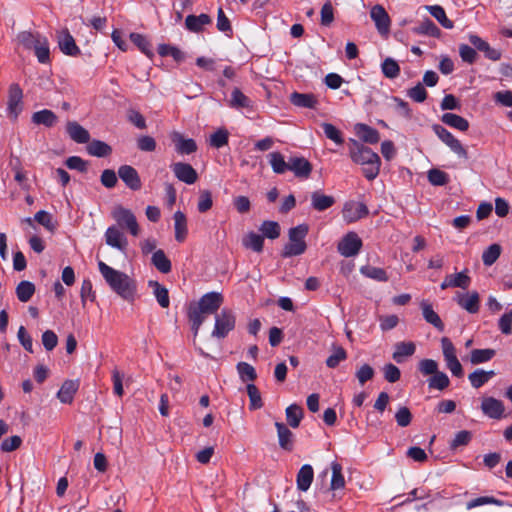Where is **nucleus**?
Wrapping results in <instances>:
<instances>
[{"mask_svg": "<svg viewBox=\"0 0 512 512\" xmlns=\"http://www.w3.org/2000/svg\"><path fill=\"white\" fill-rule=\"evenodd\" d=\"M98 268L109 287L126 301L132 302L137 292L136 281L126 273L116 270L103 261L98 263Z\"/></svg>", "mask_w": 512, "mask_h": 512, "instance_id": "nucleus-1", "label": "nucleus"}, {"mask_svg": "<svg viewBox=\"0 0 512 512\" xmlns=\"http://www.w3.org/2000/svg\"><path fill=\"white\" fill-rule=\"evenodd\" d=\"M223 295L219 292L204 294L196 304H191L188 309V318L192 330L196 335L207 315L215 314L223 304Z\"/></svg>", "mask_w": 512, "mask_h": 512, "instance_id": "nucleus-2", "label": "nucleus"}, {"mask_svg": "<svg viewBox=\"0 0 512 512\" xmlns=\"http://www.w3.org/2000/svg\"><path fill=\"white\" fill-rule=\"evenodd\" d=\"M308 231L309 227L306 224L291 228L289 230V243L284 246L282 256L287 258L303 254L307 248L305 237Z\"/></svg>", "mask_w": 512, "mask_h": 512, "instance_id": "nucleus-3", "label": "nucleus"}, {"mask_svg": "<svg viewBox=\"0 0 512 512\" xmlns=\"http://www.w3.org/2000/svg\"><path fill=\"white\" fill-rule=\"evenodd\" d=\"M112 218L116 221L119 229H127L133 236H138L140 227L133 212L121 205L116 206L111 212Z\"/></svg>", "mask_w": 512, "mask_h": 512, "instance_id": "nucleus-4", "label": "nucleus"}, {"mask_svg": "<svg viewBox=\"0 0 512 512\" xmlns=\"http://www.w3.org/2000/svg\"><path fill=\"white\" fill-rule=\"evenodd\" d=\"M235 327V316L227 309H223L215 317V327L212 336L216 338H224Z\"/></svg>", "mask_w": 512, "mask_h": 512, "instance_id": "nucleus-5", "label": "nucleus"}, {"mask_svg": "<svg viewBox=\"0 0 512 512\" xmlns=\"http://www.w3.org/2000/svg\"><path fill=\"white\" fill-rule=\"evenodd\" d=\"M362 247V240L355 232L347 233L338 243L337 250L338 252L346 257H354L356 256Z\"/></svg>", "mask_w": 512, "mask_h": 512, "instance_id": "nucleus-6", "label": "nucleus"}, {"mask_svg": "<svg viewBox=\"0 0 512 512\" xmlns=\"http://www.w3.org/2000/svg\"><path fill=\"white\" fill-rule=\"evenodd\" d=\"M432 130L438 136V138L445 143L455 154L459 157L466 158L467 151L462 146L460 141L456 139L446 128L439 124H434Z\"/></svg>", "mask_w": 512, "mask_h": 512, "instance_id": "nucleus-7", "label": "nucleus"}, {"mask_svg": "<svg viewBox=\"0 0 512 512\" xmlns=\"http://www.w3.org/2000/svg\"><path fill=\"white\" fill-rule=\"evenodd\" d=\"M171 169L175 177L187 185L194 184L198 179L197 171L188 163H173Z\"/></svg>", "mask_w": 512, "mask_h": 512, "instance_id": "nucleus-8", "label": "nucleus"}, {"mask_svg": "<svg viewBox=\"0 0 512 512\" xmlns=\"http://www.w3.org/2000/svg\"><path fill=\"white\" fill-rule=\"evenodd\" d=\"M342 215L347 223L356 222L368 215V208L364 203L350 201L345 203Z\"/></svg>", "mask_w": 512, "mask_h": 512, "instance_id": "nucleus-9", "label": "nucleus"}, {"mask_svg": "<svg viewBox=\"0 0 512 512\" xmlns=\"http://www.w3.org/2000/svg\"><path fill=\"white\" fill-rule=\"evenodd\" d=\"M456 303L469 313H477L480 307V298L477 291L458 292L455 296Z\"/></svg>", "mask_w": 512, "mask_h": 512, "instance_id": "nucleus-10", "label": "nucleus"}, {"mask_svg": "<svg viewBox=\"0 0 512 512\" xmlns=\"http://www.w3.org/2000/svg\"><path fill=\"white\" fill-rule=\"evenodd\" d=\"M106 244L121 252H124L128 246V240L119 227L113 225L107 228L105 232Z\"/></svg>", "mask_w": 512, "mask_h": 512, "instance_id": "nucleus-11", "label": "nucleus"}, {"mask_svg": "<svg viewBox=\"0 0 512 512\" xmlns=\"http://www.w3.org/2000/svg\"><path fill=\"white\" fill-rule=\"evenodd\" d=\"M471 284V278L468 275L467 270H463L459 273L448 274L442 281L440 288L445 290L447 288H461L467 289Z\"/></svg>", "mask_w": 512, "mask_h": 512, "instance_id": "nucleus-12", "label": "nucleus"}, {"mask_svg": "<svg viewBox=\"0 0 512 512\" xmlns=\"http://www.w3.org/2000/svg\"><path fill=\"white\" fill-rule=\"evenodd\" d=\"M118 175L129 189L133 191L141 189V179L134 167L130 165H122L118 169Z\"/></svg>", "mask_w": 512, "mask_h": 512, "instance_id": "nucleus-13", "label": "nucleus"}, {"mask_svg": "<svg viewBox=\"0 0 512 512\" xmlns=\"http://www.w3.org/2000/svg\"><path fill=\"white\" fill-rule=\"evenodd\" d=\"M370 17L380 34H387L389 32L391 20L383 6H373L370 11Z\"/></svg>", "mask_w": 512, "mask_h": 512, "instance_id": "nucleus-14", "label": "nucleus"}, {"mask_svg": "<svg viewBox=\"0 0 512 512\" xmlns=\"http://www.w3.org/2000/svg\"><path fill=\"white\" fill-rule=\"evenodd\" d=\"M352 160L360 165L373 164L374 161H379L378 154L373 152L369 147L357 144L354 149L350 151Z\"/></svg>", "mask_w": 512, "mask_h": 512, "instance_id": "nucleus-15", "label": "nucleus"}, {"mask_svg": "<svg viewBox=\"0 0 512 512\" xmlns=\"http://www.w3.org/2000/svg\"><path fill=\"white\" fill-rule=\"evenodd\" d=\"M481 409L486 416L492 419H501L505 411L503 402L494 397L484 398L481 403Z\"/></svg>", "mask_w": 512, "mask_h": 512, "instance_id": "nucleus-16", "label": "nucleus"}, {"mask_svg": "<svg viewBox=\"0 0 512 512\" xmlns=\"http://www.w3.org/2000/svg\"><path fill=\"white\" fill-rule=\"evenodd\" d=\"M23 93L19 85L13 84L9 89L8 111L12 118L16 119L22 111Z\"/></svg>", "mask_w": 512, "mask_h": 512, "instance_id": "nucleus-17", "label": "nucleus"}, {"mask_svg": "<svg viewBox=\"0 0 512 512\" xmlns=\"http://www.w3.org/2000/svg\"><path fill=\"white\" fill-rule=\"evenodd\" d=\"M298 178H308L312 172L310 162L301 156H293L289 158V169Z\"/></svg>", "mask_w": 512, "mask_h": 512, "instance_id": "nucleus-18", "label": "nucleus"}, {"mask_svg": "<svg viewBox=\"0 0 512 512\" xmlns=\"http://www.w3.org/2000/svg\"><path fill=\"white\" fill-rule=\"evenodd\" d=\"M275 427L278 435V442L281 449L291 452L294 448V434L282 422H276Z\"/></svg>", "mask_w": 512, "mask_h": 512, "instance_id": "nucleus-19", "label": "nucleus"}, {"mask_svg": "<svg viewBox=\"0 0 512 512\" xmlns=\"http://www.w3.org/2000/svg\"><path fill=\"white\" fill-rule=\"evenodd\" d=\"M172 142L179 154L189 155L197 150V144L193 139H186L179 132H173L171 135Z\"/></svg>", "mask_w": 512, "mask_h": 512, "instance_id": "nucleus-20", "label": "nucleus"}, {"mask_svg": "<svg viewBox=\"0 0 512 512\" xmlns=\"http://www.w3.org/2000/svg\"><path fill=\"white\" fill-rule=\"evenodd\" d=\"M80 386L79 380H66L57 392V398L63 404H71Z\"/></svg>", "mask_w": 512, "mask_h": 512, "instance_id": "nucleus-21", "label": "nucleus"}, {"mask_svg": "<svg viewBox=\"0 0 512 512\" xmlns=\"http://www.w3.org/2000/svg\"><path fill=\"white\" fill-rule=\"evenodd\" d=\"M66 132L69 137L76 143H88L90 141V134L83 126L76 121H68L66 124Z\"/></svg>", "mask_w": 512, "mask_h": 512, "instance_id": "nucleus-22", "label": "nucleus"}, {"mask_svg": "<svg viewBox=\"0 0 512 512\" xmlns=\"http://www.w3.org/2000/svg\"><path fill=\"white\" fill-rule=\"evenodd\" d=\"M58 44L60 50L69 56H76L80 53L74 38L68 31H62L58 36Z\"/></svg>", "mask_w": 512, "mask_h": 512, "instance_id": "nucleus-23", "label": "nucleus"}, {"mask_svg": "<svg viewBox=\"0 0 512 512\" xmlns=\"http://www.w3.org/2000/svg\"><path fill=\"white\" fill-rule=\"evenodd\" d=\"M313 478H314V471H313L312 466L309 464L303 465L297 473V477H296L297 488L303 492L307 491L312 484Z\"/></svg>", "mask_w": 512, "mask_h": 512, "instance_id": "nucleus-24", "label": "nucleus"}, {"mask_svg": "<svg viewBox=\"0 0 512 512\" xmlns=\"http://www.w3.org/2000/svg\"><path fill=\"white\" fill-rule=\"evenodd\" d=\"M148 286L152 289L153 295L155 296L158 304L162 308H168L170 305V299L167 288L154 280H150L148 282Z\"/></svg>", "mask_w": 512, "mask_h": 512, "instance_id": "nucleus-25", "label": "nucleus"}, {"mask_svg": "<svg viewBox=\"0 0 512 512\" xmlns=\"http://www.w3.org/2000/svg\"><path fill=\"white\" fill-rule=\"evenodd\" d=\"M355 131L357 136L366 143L375 144L380 140L379 132L366 124H357Z\"/></svg>", "mask_w": 512, "mask_h": 512, "instance_id": "nucleus-26", "label": "nucleus"}, {"mask_svg": "<svg viewBox=\"0 0 512 512\" xmlns=\"http://www.w3.org/2000/svg\"><path fill=\"white\" fill-rule=\"evenodd\" d=\"M229 106L234 109H252L253 101L244 95L239 88H234L229 100Z\"/></svg>", "mask_w": 512, "mask_h": 512, "instance_id": "nucleus-27", "label": "nucleus"}, {"mask_svg": "<svg viewBox=\"0 0 512 512\" xmlns=\"http://www.w3.org/2000/svg\"><path fill=\"white\" fill-rule=\"evenodd\" d=\"M174 229H175V239L178 242H183L188 234L187 229V219L183 212L176 211L174 213Z\"/></svg>", "mask_w": 512, "mask_h": 512, "instance_id": "nucleus-28", "label": "nucleus"}, {"mask_svg": "<svg viewBox=\"0 0 512 512\" xmlns=\"http://www.w3.org/2000/svg\"><path fill=\"white\" fill-rule=\"evenodd\" d=\"M44 36L38 32L22 31L17 35V42L27 50H34L38 40Z\"/></svg>", "mask_w": 512, "mask_h": 512, "instance_id": "nucleus-29", "label": "nucleus"}, {"mask_svg": "<svg viewBox=\"0 0 512 512\" xmlns=\"http://www.w3.org/2000/svg\"><path fill=\"white\" fill-rule=\"evenodd\" d=\"M334 203V197L325 195L320 191H315L311 194V205L317 211H324L330 208Z\"/></svg>", "mask_w": 512, "mask_h": 512, "instance_id": "nucleus-30", "label": "nucleus"}, {"mask_svg": "<svg viewBox=\"0 0 512 512\" xmlns=\"http://www.w3.org/2000/svg\"><path fill=\"white\" fill-rule=\"evenodd\" d=\"M421 309L424 319L438 330L443 331L444 324L439 315L433 310L432 305L426 301H423L421 303Z\"/></svg>", "mask_w": 512, "mask_h": 512, "instance_id": "nucleus-31", "label": "nucleus"}, {"mask_svg": "<svg viewBox=\"0 0 512 512\" xmlns=\"http://www.w3.org/2000/svg\"><path fill=\"white\" fill-rule=\"evenodd\" d=\"M441 121L457 130L467 131L469 128V122L460 115L454 113H445L441 116Z\"/></svg>", "mask_w": 512, "mask_h": 512, "instance_id": "nucleus-32", "label": "nucleus"}, {"mask_svg": "<svg viewBox=\"0 0 512 512\" xmlns=\"http://www.w3.org/2000/svg\"><path fill=\"white\" fill-rule=\"evenodd\" d=\"M290 102L297 107L314 108L318 101L313 94L294 92L290 95Z\"/></svg>", "mask_w": 512, "mask_h": 512, "instance_id": "nucleus-33", "label": "nucleus"}, {"mask_svg": "<svg viewBox=\"0 0 512 512\" xmlns=\"http://www.w3.org/2000/svg\"><path fill=\"white\" fill-rule=\"evenodd\" d=\"M494 376L495 372L493 370L485 371L483 369H477L469 374L468 379L472 387L478 389L486 384Z\"/></svg>", "mask_w": 512, "mask_h": 512, "instance_id": "nucleus-34", "label": "nucleus"}, {"mask_svg": "<svg viewBox=\"0 0 512 512\" xmlns=\"http://www.w3.org/2000/svg\"><path fill=\"white\" fill-rule=\"evenodd\" d=\"M32 121L38 125H44L46 127H52L57 122L56 114L48 109L37 111L32 115Z\"/></svg>", "mask_w": 512, "mask_h": 512, "instance_id": "nucleus-35", "label": "nucleus"}, {"mask_svg": "<svg viewBox=\"0 0 512 512\" xmlns=\"http://www.w3.org/2000/svg\"><path fill=\"white\" fill-rule=\"evenodd\" d=\"M211 22V18L207 14H200L198 16L188 15L185 19L186 28L192 32H199L204 25Z\"/></svg>", "mask_w": 512, "mask_h": 512, "instance_id": "nucleus-36", "label": "nucleus"}, {"mask_svg": "<svg viewBox=\"0 0 512 512\" xmlns=\"http://www.w3.org/2000/svg\"><path fill=\"white\" fill-rule=\"evenodd\" d=\"M152 264L155 266V268L164 274H167L171 271V261L167 258L164 251L159 249L156 250L151 258Z\"/></svg>", "mask_w": 512, "mask_h": 512, "instance_id": "nucleus-37", "label": "nucleus"}, {"mask_svg": "<svg viewBox=\"0 0 512 512\" xmlns=\"http://www.w3.org/2000/svg\"><path fill=\"white\" fill-rule=\"evenodd\" d=\"M286 420L290 427L297 428L303 418V408L297 404L289 405L286 410Z\"/></svg>", "mask_w": 512, "mask_h": 512, "instance_id": "nucleus-38", "label": "nucleus"}, {"mask_svg": "<svg viewBox=\"0 0 512 512\" xmlns=\"http://www.w3.org/2000/svg\"><path fill=\"white\" fill-rule=\"evenodd\" d=\"M269 163L274 173L284 174L289 169V160L285 161L280 152H272L268 155Z\"/></svg>", "mask_w": 512, "mask_h": 512, "instance_id": "nucleus-39", "label": "nucleus"}, {"mask_svg": "<svg viewBox=\"0 0 512 512\" xmlns=\"http://www.w3.org/2000/svg\"><path fill=\"white\" fill-rule=\"evenodd\" d=\"M425 9L446 29L454 27L453 22L448 19L446 12L440 5H428Z\"/></svg>", "mask_w": 512, "mask_h": 512, "instance_id": "nucleus-40", "label": "nucleus"}, {"mask_svg": "<svg viewBox=\"0 0 512 512\" xmlns=\"http://www.w3.org/2000/svg\"><path fill=\"white\" fill-rule=\"evenodd\" d=\"M412 31L417 35H428L436 38L441 35L440 29L429 18H426L419 26L414 27Z\"/></svg>", "mask_w": 512, "mask_h": 512, "instance_id": "nucleus-41", "label": "nucleus"}, {"mask_svg": "<svg viewBox=\"0 0 512 512\" xmlns=\"http://www.w3.org/2000/svg\"><path fill=\"white\" fill-rule=\"evenodd\" d=\"M236 369L239 375V378L242 382L245 383H253L257 379V372L255 368L247 362H239L236 365Z\"/></svg>", "mask_w": 512, "mask_h": 512, "instance_id": "nucleus-42", "label": "nucleus"}, {"mask_svg": "<svg viewBox=\"0 0 512 512\" xmlns=\"http://www.w3.org/2000/svg\"><path fill=\"white\" fill-rule=\"evenodd\" d=\"M34 293L35 285L30 281H21L16 287V295L21 302H28Z\"/></svg>", "mask_w": 512, "mask_h": 512, "instance_id": "nucleus-43", "label": "nucleus"}, {"mask_svg": "<svg viewBox=\"0 0 512 512\" xmlns=\"http://www.w3.org/2000/svg\"><path fill=\"white\" fill-rule=\"evenodd\" d=\"M381 71L388 79H395L400 74V66L396 60L387 57L381 64Z\"/></svg>", "mask_w": 512, "mask_h": 512, "instance_id": "nucleus-44", "label": "nucleus"}, {"mask_svg": "<svg viewBox=\"0 0 512 512\" xmlns=\"http://www.w3.org/2000/svg\"><path fill=\"white\" fill-rule=\"evenodd\" d=\"M263 244H264L263 236L255 233V232H249L243 238V245L246 248L251 249L258 253L263 250Z\"/></svg>", "mask_w": 512, "mask_h": 512, "instance_id": "nucleus-45", "label": "nucleus"}, {"mask_svg": "<svg viewBox=\"0 0 512 512\" xmlns=\"http://www.w3.org/2000/svg\"><path fill=\"white\" fill-rule=\"evenodd\" d=\"M90 155L96 157H105L111 153V147L103 141L94 140L87 146Z\"/></svg>", "mask_w": 512, "mask_h": 512, "instance_id": "nucleus-46", "label": "nucleus"}, {"mask_svg": "<svg viewBox=\"0 0 512 512\" xmlns=\"http://www.w3.org/2000/svg\"><path fill=\"white\" fill-rule=\"evenodd\" d=\"M246 391L250 401L249 409H260L263 406V401L259 389L253 383H248L246 386Z\"/></svg>", "mask_w": 512, "mask_h": 512, "instance_id": "nucleus-47", "label": "nucleus"}, {"mask_svg": "<svg viewBox=\"0 0 512 512\" xmlns=\"http://www.w3.org/2000/svg\"><path fill=\"white\" fill-rule=\"evenodd\" d=\"M332 478H331V489L338 490L342 489L345 486V479L342 474V466L337 462H332Z\"/></svg>", "mask_w": 512, "mask_h": 512, "instance_id": "nucleus-48", "label": "nucleus"}, {"mask_svg": "<svg viewBox=\"0 0 512 512\" xmlns=\"http://www.w3.org/2000/svg\"><path fill=\"white\" fill-rule=\"evenodd\" d=\"M33 51L40 63L45 64V63L49 62V60H50L49 43L45 36L42 39L38 40V44H37V46H35V49Z\"/></svg>", "mask_w": 512, "mask_h": 512, "instance_id": "nucleus-49", "label": "nucleus"}, {"mask_svg": "<svg viewBox=\"0 0 512 512\" xmlns=\"http://www.w3.org/2000/svg\"><path fill=\"white\" fill-rule=\"evenodd\" d=\"M487 504H493L496 506H504L505 502L502 500H499L497 498H494L492 496H481L478 498H474L466 503L467 510L474 509L479 506L487 505Z\"/></svg>", "mask_w": 512, "mask_h": 512, "instance_id": "nucleus-50", "label": "nucleus"}, {"mask_svg": "<svg viewBox=\"0 0 512 512\" xmlns=\"http://www.w3.org/2000/svg\"><path fill=\"white\" fill-rule=\"evenodd\" d=\"M501 254V246L499 244H491L482 254V261L485 266L493 265Z\"/></svg>", "mask_w": 512, "mask_h": 512, "instance_id": "nucleus-51", "label": "nucleus"}, {"mask_svg": "<svg viewBox=\"0 0 512 512\" xmlns=\"http://www.w3.org/2000/svg\"><path fill=\"white\" fill-rule=\"evenodd\" d=\"M449 384L450 380L448 376L443 372H439L438 370L428 380V386L431 389L444 390L449 386Z\"/></svg>", "mask_w": 512, "mask_h": 512, "instance_id": "nucleus-52", "label": "nucleus"}, {"mask_svg": "<svg viewBox=\"0 0 512 512\" xmlns=\"http://www.w3.org/2000/svg\"><path fill=\"white\" fill-rule=\"evenodd\" d=\"M130 39L140 49L142 53H144L148 57L153 56L150 42L146 39L145 36L139 33H131Z\"/></svg>", "mask_w": 512, "mask_h": 512, "instance_id": "nucleus-53", "label": "nucleus"}, {"mask_svg": "<svg viewBox=\"0 0 512 512\" xmlns=\"http://www.w3.org/2000/svg\"><path fill=\"white\" fill-rule=\"evenodd\" d=\"M229 133L226 129H218L209 139V143L214 148H221L228 144Z\"/></svg>", "mask_w": 512, "mask_h": 512, "instance_id": "nucleus-54", "label": "nucleus"}, {"mask_svg": "<svg viewBox=\"0 0 512 512\" xmlns=\"http://www.w3.org/2000/svg\"><path fill=\"white\" fill-rule=\"evenodd\" d=\"M263 236L269 239H276L280 235V226L275 221H264L260 226Z\"/></svg>", "mask_w": 512, "mask_h": 512, "instance_id": "nucleus-55", "label": "nucleus"}, {"mask_svg": "<svg viewBox=\"0 0 512 512\" xmlns=\"http://www.w3.org/2000/svg\"><path fill=\"white\" fill-rule=\"evenodd\" d=\"M361 273L368 278L385 282L388 280V276L384 269L372 266H365L361 268Z\"/></svg>", "mask_w": 512, "mask_h": 512, "instance_id": "nucleus-56", "label": "nucleus"}, {"mask_svg": "<svg viewBox=\"0 0 512 512\" xmlns=\"http://www.w3.org/2000/svg\"><path fill=\"white\" fill-rule=\"evenodd\" d=\"M34 220L44 226L49 232H54L56 229V224L53 222L52 215L47 211H38L34 216Z\"/></svg>", "mask_w": 512, "mask_h": 512, "instance_id": "nucleus-57", "label": "nucleus"}, {"mask_svg": "<svg viewBox=\"0 0 512 512\" xmlns=\"http://www.w3.org/2000/svg\"><path fill=\"white\" fill-rule=\"evenodd\" d=\"M444 355H445V361H446L447 368L451 371V373L458 378L463 377V368H462L461 363L457 359L456 354H444Z\"/></svg>", "mask_w": 512, "mask_h": 512, "instance_id": "nucleus-58", "label": "nucleus"}, {"mask_svg": "<svg viewBox=\"0 0 512 512\" xmlns=\"http://www.w3.org/2000/svg\"><path fill=\"white\" fill-rule=\"evenodd\" d=\"M428 180L432 185L443 186L449 182V176L439 169H431L428 172Z\"/></svg>", "mask_w": 512, "mask_h": 512, "instance_id": "nucleus-59", "label": "nucleus"}, {"mask_svg": "<svg viewBox=\"0 0 512 512\" xmlns=\"http://www.w3.org/2000/svg\"><path fill=\"white\" fill-rule=\"evenodd\" d=\"M472 439V433L467 430H462L456 433L455 437L450 443V448L452 450L457 449L460 446H466Z\"/></svg>", "mask_w": 512, "mask_h": 512, "instance_id": "nucleus-60", "label": "nucleus"}, {"mask_svg": "<svg viewBox=\"0 0 512 512\" xmlns=\"http://www.w3.org/2000/svg\"><path fill=\"white\" fill-rule=\"evenodd\" d=\"M213 205L212 194L208 190H202L199 194L197 208L200 213L207 212Z\"/></svg>", "mask_w": 512, "mask_h": 512, "instance_id": "nucleus-61", "label": "nucleus"}, {"mask_svg": "<svg viewBox=\"0 0 512 512\" xmlns=\"http://www.w3.org/2000/svg\"><path fill=\"white\" fill-rule=\"evenodd\" d=\"M158 53L161 56H171L176 61H182L184 59V55L181 50H179L177 47L167 44L159 45Z\"/></svg>", "mask_w": 512, "mask_h": 512, "instance_id": "nucleus-62", "label": "nucleus"}, {"mask_svg": "<svg viewBox=\"0 0 512 512\" xmlns=\"http://www.w3.org/2000/svg\"><path fill=\"white\" fill-rule=\"evenodd\" d=\"M375 371L369 364H363L356 371V378L361 385H364L367 381L374 377Z\"/></svg>", "mask_w": 512, "mask_h": 512, "instance_id": "nucleus-63", "label": "nucleus"}, {"mask_svg": "<svg viewBox=\"0 0 512 512\" xmlns=\"http://www.w3.org/2000/svg\"><path fill=\"white\" fill-rule=\"evenodd\" d=\"M499 330L505 334L510 335L512 333V310L504 313L498 321Z\"/></svg>", "mask_w": 512, "mask_h": 512, "instance_id": "nucleus-64", "label": "nucleus"}]
</instances>
